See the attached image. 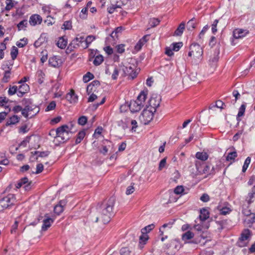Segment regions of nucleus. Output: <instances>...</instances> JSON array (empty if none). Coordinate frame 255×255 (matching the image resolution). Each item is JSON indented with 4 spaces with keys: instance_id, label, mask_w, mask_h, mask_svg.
<instances>
[{
    "instance_id": "57",
    "label": "nucleus",
    "mask_w": 255,
    "mask_h": 255,
    "mask_svg": "<svg viewBox=\"0 0 255 255\" xmlns=\"http://www.w3.org/2000/svg\"><path fill=\"white\" fill-rule=\"evenodd\" d=\"M119 70L117 67H115L114 71L112 75V78L113 80H116L119 76Z\"/></svg>"
},
{
    "instance_id": "6",
    "label": "nucleus",
    "mask_w": 255,
    "mask_h": 255,
    "mask_svg": "<svg viewBox=\"0 0 255 255\" xmlns=\"http://www.w3.org/2000/svg\"><path fill=\"white\" fill-rule=\"evenodd\" d=\"M14 195L9 194L0 200V212L12 206L15 202Z\"/></svg>"
},
{
    "instance_id": "53",
    "label": "nucleus",
    "mask_w": 255,
    "mask_h": 255,
    "mask_svg": "<svg viewBox=\"0 0 255 255\" xmlns=\"http://www.w3.org/2000/svg\"><path fill=\"white\" fill-rule=\"evenodd\" d=\"M87 122V118L85 116H82L78 119V123L81 126L85 125Z\"/></svg>"
},
{
    "instance_id": "40",
    "label": "nucleus",
    "mask_w": 255,
    "mask_h": 255,
    "mask_svg": "<svg viewBox=\"0 0 255 255\" xmlns=\"http://www.w3.org/2000/svg\"><path fill=\"white\" fill-rule=\"evenodd\" d=\"M94 78V75L90 72H87L83 78V80L85 83L88 82L90 80Z\"/></svg>"
},
{
    "instance_id": "22",
    "label": "nucleus",
    "mask_w": 255,
    "mask_h": 255,
    "mask_svg": "<svg viewBox=\"0 0 255 255\" xmlns=\"http://www.w3.org/2000/svg\"><path fill=\"white\" fill-rule=\"evenodd\" d=\"M141 235L139 237V247L140 249L143 248L144 245L146 244V241L148 239V236L146 233H141Z\"/></svg>"
},
{
    "instance_id": "24",
    "label": "nucleus",
    "mask_w": 255,
    "mask_h": 255,
    "mask_svg": "<svg viewBox=\"0 0 255 255\" xmlns=\"http://www.w3.org/2000/svg\"><path fill=\"white\" fill-rule=\"evenodd\" d=\"M208 154L205 152H197L196 154V157L198 160L205 161L208 158Z\"/></svg>"
},
{
    "instance_id": "62",
    "label": "nucleus",
    "mask_w": 255,
    "mask_h": 255,
    "mask_svg": "<svg viewBox=\"0 0 255 255\" xmlns=\"http://www.w3.org/2000/svg\"><path fill=\"white\" fill-rule=\"evenodd\" d=\"M121 255H130V251L127 248H123L120 251Z\"/></svg>"
},
{
    "instance_id": "14",
    "label": "nucleus",
    "mask_w": 255,
    "mask_h": 255,
    "mask_svg": "<svg viewBox=\"0 0 255 255\" xmlns=\"http://www.w3.org/2000/svg\"><path fill=\"white\" fill-rule=\"evenodd\" d=\"M62 63V59L58 56H53L49 59V65L54 67H59L61 65Z\"/></svg>"
},
{
    "instance_id": "11",
    "label": "nucleus",
    "mask_w": 255,
    "mask_h": 255,
    "mask_svg": "<svg viewBox=\"0 0 255 255\" xmlns=\"http://www.w3.org/2000/svg\"><path fill=\"white\" fill-rule=\"evenodd\" d=\"M143 106L141 102H139L137 100L131 101L128 107L130 111L132 113H135L139 112Z\"/></svg>"
},
{
    "instance_id": "23",
    "label": "nucleus",
    "mask_w": 255,
    "mask_h": 255,
    "mask_svg": "<svg viewBox=\"0 0 255 255\" xmlns=\"http://www.w3.org/2000/svg\"><path fill=\"white\" fill-rule=\"evenodd\" d=\"M244 222L246 225L250 226V225L255 223V214L254 213L248 216V217H245Z\"/></svg>"
},
{
    "instance_id": "33",
    "label": "nucleus",
    "mask_w": 255,
    "mask_h": 255,
    "mask_svg": "<svg viewBox=\"0 0 255 255\" xmlns=\"http://www.w3.org/2000/svg\"><path fill=\"white\" fill-rule=\"evenodd\" d=\"M211 167V164H208L204 165L203 168L199 171V175H202L204 174H207L208 175H210V168Z\"/></svg>"
},
{
    "instance_id": "13",
    "label": "nucleus",
    "mask_w": 255,
    "mask_h": 255,
    "mask_svg": "<svg viewBox=\"0 0 255 255\" xmlns=\"http://www.w3.org/2000/svg\"><path fill=\"white\" fill-rule=\"evenodd\" d=\"M249 33L247 29H236L233 31V36L236 39L242 38L246 36Z\"/></svg>"
},
{
    "instance_id": "8",
    "label": "nucleus",
    "mask_w": 255,
    "mask_h": 255,
    "mask_svg": "<svg viewBox=\"0 0 255 255\" xmlns=\"http://www.w3.org/2000/svg\"><path fill=\"white\" fill-rule=\"evenodd\" d=\"M83 42H84V37L80 36V37H76L71 41L68 46L66 49V52L70 53L72 51H73L74 49L79 47L82 48V45L84 44Z\"/></svg>"
},
{
    "instance_id": "15",
    "label": "nucleus",
    "mask_w": 255,
    "mask_h": 255,
    "mask_svg": "<svg viewBox=\"0 0 255 255\" xmlns=\"http://www.w3.org/2000/svg\"><path fill=\"white\" fill-rule=\"evenodd\" d=\"M42 21L41 16L38 14H33L29 18V22L31 25L35 26L37 24H40Z\"/></svg>"
},
{
    "instance_id": "12",
    "label": "nucleus",
    "mask_w": 255,
    "mask_h": 255,
    "mask_svg": "<svg viewBox=\"0 0 255 255\" xmlns=\"http://www.w3.org/2000/svg\"><path fill=\"white\" fill-rule=\"evenodd\" d=\"M13 64H5L2 65V69L5 70V72L2 81L3 83H7L10 77V70Z\"/></svg>"
},
{
    "instance_id": "37",
    "label": "nucleus",
    "mask_w": 255,
    "mask_h": 255,
    "mask_svg": "<svg viewBox=\"0 0 255 255\" xmlns=\"http://www.w3.org/2000/svg\"><path fill=\"white\" fill-rule=\"evenodd\" d=\"M104 61V58L102 55H98L95 57L93 61V64L95 66L100 65Z\"/></svg>"
},
{
    "instance_id": "29",
    "label": "nucleus",
    "mask_w": 255,
    "mask_h": 255,
    "mask_svg": "<svg viewBox=\"0 0 255 255\" xmlns=\"http://www.w3.org/2000/svg\"><path fill=\"white\" fill-rule=\"evenodd\" d=\"M147 95V91H142L140 92L139 95L138 96L136 100L139 101V102H141L142 105H143V103L145 102V100L146 98V96Z\"/></svg>"
},
{
    "instance_id": "46",
    "label": "nucleus",
    "mask_w": 255,
    "mask_h": 255,
    "mask_svg": "<svg viewBox=\"0 0 255 255\" xmlns=\"http://www.w3.org/2000/svg\"><path fill=\"white\" fill-rule=\"evenodd\" d=\"M18 54V49L14 46H12L10 52V55L11 57V59L13 60H14Z\"/></svg>"
},
{
    "instance_id": "48",
    "label": "nucleus",
    "mask_w": 255,
    "mask_h": 255,
    "mask_svg": "<svg viewBox=\"0 0 255 255\" xmlns=\"http://www.w3.org/2000/svg\"><path fill=\"white\" fill-rule=\"evenodd\" d=\"M251 158L250 157H248L245 162H244V165L243 166V168H242V171L243 172H245L247 169V168H248L249 167V165L251 162Z\"/></svg>"
},
{
    "instance_id": "25",
    "label": "nucleus",
    "mask_w": 255,
    "mask_h": 255,
    "mask_svg": "<svg viewBox=\"0 0 255 255\" xmlns=\"http://www.w3.org/2000/svg\"><path fill=\"white\" fill-rule=\"evenodd\" d=\"M95 39V37L93 35L88 36L86 39L84 38V42L82 48L86 49L89 47V44Z\"/></svg>"
},
{
    "instance_id": "32",
    "label": "nucleus",
    "mask_w": 255,
    "mask_h": 255,
    "mask_svg": "<svg viewBox=\"0 0 255 255\" xmlns=\"http://www.w3.org/2000/svg\"><path fill=\"white\" fill-rule=\"evenodd\" d=\"M17 2L13 0H6L5 3L6 6L5 10L6 11H9L11 10Z\"/></svg>"
},
{
    "instance_id": "42",
    "label": "nucleus",
    "mask_w": 255,
    "mask_h": 255,
    "mask_svg": "<svg viewBox=\"0 0 255 255\" xmlns=\"http://www.w3.org/2000/svg\"><path fill=\"white\" fill-rule=\"evenodd\" d=\"M118 8H121L120 4H112L107 8L108 11L109 13H113L115 10Z\"/></svg>"
},
{
    "instance_id": "44",
    "label": "nucleus",
    "mask_w": 255,
    "mask_h": 255,
    "mask_svg": "<svg viewBox=\"0 0 255 255\" xmlns=\"http://www.w3.org/2000/svg\"><path fill=\"white\" fill-rule=\"evenodd\" d=\"M196 168L197 170V174H199V171L202 169V165L204 164L203 161H202L201 160H196L195 162Z\"/></svg>"
},
{
    "instance_id": "31",
    "label": "nucleus",
    "mask_w": 255,
    "mask_h": 255,
    "mask_svg": "<svg viewBox=\"0 0 255 255\" xmlns=\"http://www.w3.org/2000/svg\"><path fill=\"white\" fill-rule=\"evenodd\" d=\"M123 70L127 75H130L132 79H133L134 77L136 76V75L135 74V72H134L133 74H132V73L133 72L134 68L132 67L131 66L125 67L123 69Z\"/></svg>"
},
{
    "instance_id": "10",
    "label": "nucleus",
    "mask_w": 255,
    "mask_h": 255,
    "mask_svg": "<svg viewBox=\"0 0 255 255\" xmlns=\"http://www.w3.org/2000/svg\"><path fill=\"white\" fill-rule=\"evenodd\" d=\"M181 248V244L178 240L171 241L169 247H167V254L170 255H173Z\"/></svg>"
},
{
    "instance_id": "21",
    "label": "nucleus",
    "mask_w": 255,
    "mask_h": 255,
    "mask_svg": "<svg viewBox=\"0 0 255 255\" xmlns=\"http://www.w3.org/2000/svg\"><path fill=\"white\" fill-rule=\"evenodd\" d=\"M173 222H169L164 224L159 229V232L160 236H163V233H166L169 229H171Z\"/></svg>"
},
{
    "instance_id": "2",
    "label": "nucleus",
    "mask_w": 255,
    "mask_h": 255,
    "mask_svg": "<svg viewBox=\"0 0 255 255\" xmlns=\"http://www.w3.org/2000/svg\"><path fill=\"white\" fill-rule=\"evenodd\" d=\"M203 53L202 47L198 44L193 43L190 45L188 55L189 57L193 58L195 63H198L201 60Z\"/></svg>"
},
{
    "instance_id": "54",
    "label": "nucleus",
    "mask_w": 255,
    "mask_h": 255,
    "mask_svg": "<svg viewBox=\"0 0 255 255\" xmlns=\"http://www.w3.org/2000/svg\"><path fill=\"white\" fill-rule=\"evenodd\" d=\"M17 91H18V89H17V86H13L10 87L9 88V90L8 91V93L9 95H13L16 93Z\"/></svg>"
},
{
    "instance_id": "28",
    "label": "nucleus",
    "mask_w": 255,
    "mask_h": 255,
    "mask_svg": "<svg viewBox=\"0 0 255 255\" xmlns=\"http://www.w3.org/2000/svg\"><path fill=\"white\" fill-rule=\"evenodd\" d=\"M185 24L184 22L181 23L174 32V35L181 36L185 29Z\"/></svg>"
},
{
    "instance_id": "16",
    "label": "nucleus",
    "mask_w": 255,
    "mask_h": 255,
    "mask_svg": "<svg viewBox=\"0 0 255 255\" xmlns=\"http://www.w3.org/2000/svg\"><path fill=\"white\" fill-rule=\"evenodd\" d=\"M255 199V185L253 187L251 190L249 192L246 198V202L248 205H250L254 202Z\"/></svg>"
},
{
    "instance_id": "19",
    "label": "nucleus",
    "mask_w": 255,
    "mask_h": 255,
    "mask_svg": "<svg viewBox=\"0 0 255 255\" xmlns=\"http://www.w3.org/2000/svg\"><path fill=\"white\" fill-rule=\"evenodd\" d=\"M53 222V220L49 217L44 219L43 221V225L41 230L43 231H46L51 226Z\"/></svg>"
},
{
    "instance_id": "7",
    "label": "nucleus",
    "mask_w": 255,
    "mask_h": 255,
    "mask_svg": "<svg viewBox=\"0 0 255 255\" xmlns=\"http://www.w3.org/2000/svg\"><path fill=\"white\" fill-rule=\"evenodd\" d=\"M155 110H152L149 108H146L142 111L139 117L140 120L142 121L145 125L148 124L153 119L154 113Z\"/></svg>"
},
{
    "instance_id": "45",
    "label": "nucleus",
    "mask_w": 255,
    "mask_h": 255,
    "mask_svg": "<svg viewBox=\"0 0 255 255\" xmlns=\"http://www.w3.org/2000/svg\"><path fill=\"white\" fill-rule=\"evenodd\" d=\"M159 20L157 18H150L149 21V24L151 27H154L159 23Z\"/></svg>"
},
{
    "instance_id": "36",
    "label": "nucleus",
    "mask_w": 255,
    "mask_h": 255,
    "mask_svg": "<svg viewBox=\"0 0 255 255\" xmlns=\"http://www.w3.org/2000/svg\"><path fill=\"white\" fill-rule=\"evenodd\" d=\"M218 209L220 211V213L221 215H226L229 214L231 211V210L227 207H221L220 206H218Z\"/></svg>"
},
{
    "instance_id": "5",
    "label": "nucleus",
    "mask_w": 255,
    "mask_h": 255,
    "mask_svg": "<svg viewBox=\"0 0 255 255\" xmlns=\"http://www.w3.org/2000/svg\"><path fill=\"white\" fill-rule=\"evenodd\" d=\"M69 127L67 125H63L56 129V138L60 139L59 141L64 142L69 138Z\"/></svg>"
},
{
    "instance_id": "59",
    "label": "nucleus",
    "mask_w": 255,
    "mask_h": 255,
    "mask_svg": "<svg viewBox=\"0 0 255 255\" xmlns=\"http://www.w3.org/2000/svg\"><path fill=\"white\" fill-rule=\"evenodd\" d=\"M219 22L218 19H215L212 24V33L215 34V33L217 31V25Z\"/></svg>"
},
{
    "instance_id": "20",
    "label": "nucleus",
    "mask_w": 255,
    "mask_h": 255,
    "mask_svg": "<svg viewBox=\"0 0 255 255\" xmlns=\"http://www.w3.org/2000/svg\"><path fill=\"white\" fill-rule=\"evenodd\" d=\"M20 118L16 115H13L7 120L6 126L15 125L19 122Z\"/></svg>"
},
{
    "instance_id": "27",
    "label": "nucleus",
    "mask_w": 255,
    "mask_h": 255,
    "mask_svg": "<svg viewBox=\"0 0 255 255\" xmlns=\"http://www.w3.org/2000/svg\"><path fill=\"white\" fill-rule=\"evenodd\" d=\"M209 217V212L206 209L203 208L200 210V214L199 217L201 221H205Z\"/></svg>"
},
{
    "instance_id": "4",
    "label": "nucleus",
    "mask_w": 255,
    "mask_h": 255,
    "mask_svg": "<svg viewBox=\"0 0 255 255\" xmlns=\"http://www.w3.org/2000/svg\"><path fill=\"white\" fill-rule=\"evenodd\" d=\"M252 236V232L248 229L243 230L237 242V245L241 248L246 247Z\"/></svg>"
},
{
    "instance_id": "52",
    "label": "nucleus",
    "mask_w": 255,
    "mask_h": 255,
    "mask_svg": "<svg viewBox=\"0 0 255 255\" xmlns=\"http://www.w3.org/2000/svg\"><path fill=\"white\" fill-rule=\"evenodd\" d=\"M34 154H38V156L39 157H46L49 154V152L48 151H34Z\"/></svg>"
},
{
    "instance_id": "26",
    "label": "nucleus",
    "mask_w": 255,
    "mask_h": 255,
    "mask_svg": "<svg viewBox=\"0 0 255 255\" xmlns=\"http://www.w3.org/2000/svg\"><path fill=\"white\" fill-rule=\"evenodd\" d=\"M196 20L195 18H192L189 20L187 23V28L188 30L192 31L195 28L196 26Z\"/></svg>"
},
{
    "instance_id": "58",
    "label": "nucleus",
    "mask_w": 255,
    "mask_h": 255,
    "mask_svg": "<svg viewBox=\"0 0 255 255\" xmlns=\"http://www.w3.org/2000/svg\"><path fill=\"white\" fill-rule=\"evenodd\" d=\"M184 189L182 186H177L174 190V192L175 194H181L183 191Z\"/></svg>"
},
{
    "instance_id": "50",
    "label": "nucleus",
    "mask_w": 255,
    "mask_h": 255,
    "mask_svg": "<svg viewBox=\"0 0 255 255\" xmlns=\"http://www.w3.org/2000/svg\"><path fill=\"white\" fill-rule=\"evenodd\" d=\"M63 206L57 205L54 208V212L55 214L59 215L63 211Z\"/></svg>"
},
{
    "instance_id": "51",
    "label": "nucleus",
    "mask_w": 255,
    "mask_h": 255,
    "mask_svg": "<svg viewBox=\"0 0 255 255\" xmlns=\"http://www.w3.org/2000/svg\"><path fill=\"white\" fill-rule=\"evenodd\" d=\"M72 22L70 21H66L62 25V28L65 30H69L72 28Z\"/></svg>"
},
{
    "instance_id": "64",
    "label": "nucleus",
    "mask_w": 255,
    "mask_h": 255,
    "mask_svg": "<svg viewBox=\"0 0 255 255\" xmlns=\"http://www.w3.org/2000/svg\"><path fill=\"white\" fill-rule=\"evenodd\" d=\"M131 184H133V185H131L128 187V188H127L126 194H127V195H129V194H132L134 191V188L133 186V185H134V183H132Z\"/></svg>"
},
{
    "instance_id": "38",
    "label": "nucleus",
    "mask_w": 255,
    "mask_h": 255,
    "mask_svg": "<svg viewBox=\"0 0 255 255\" xmlns=\"http://www.w3.org/2000/svg\"><path fill=\"white\" fill-rule=\"evenodd\" d=\"M237 157V153L236 151L229 152L226 156L227 161H234L235 158Z\"/></svg>"
},
{
    "instance_id": "61",
    "label": "nucleus",
    "mask_w": 255,
    "mask_h": 255,
    "mask_svg": "<svg viewBox=\"0 0 255 255\" xmlns=\"http://www.w3.org/2000/svg\"><path fill=\"white\" fill-rule=\"evenodd\" d=\"M216 224H217V229L219 232H220L221 230H222L224 228V222L223 221H217L216 222Z\"/></svg>"
},
{
    "instance_id": "9",
    "label": "nucleus",
    "mask_w": 255,
    "mask_h": 255,
    "mask_svg": "<svg viewBox=\"0 0 255 255\" xmlns=\"http://www.w3.org/2000/svg\"><path fill=\"white\" fill-rule=\"evenodd\" d=\"M161 96L157 94H152L151 96L149 102L148 106H146L147 108L152 109V110H155L159 106L161 102Z\"/></svg>"
},
{
    "instance_id": "3",
    "label": "nucleus",
    "mask_w": 255,
    "mask_h": 255,
    "mask_svg": "<svg viewBox=\"0 0 255 255\" xmlns=\"http://www.w3.org/2000/svg\"><path fill=\"white\" fill-rule=\"evenodd\" d=\"M194 237V234L190 231H188L182 235V239L185 243H193V244H200L201 245H204L206 242L207 240H206V237L204 236L203 235H201L200 236L196 237L193 240L187 242L188 240L192 239Z\"/></svg>"
},
{
    "instance_id": "18",
    "label": "nucleus",
    "mask_w": 255,
    "mask_h": 255,
    "mask_svg": "<svg viewBox=\"0 0 255 255\" xmlns=\"http://www.w3.org/2000/svg\"><path fill=\"white\" fill-rule=\"evenodd\" d=\"M66 99L71 103H75L78 101V96L75 94L73 90L67 94Z\"/></svg>"
},
{
    "instance_id": "34",
    "label": "nucleus",
    "mask_w": 255,
    "mask_h": 255,
    "mask_svg": "<svg viewBox=\"0 0 255 255\" xmlns=\"http://www.w3.org/2000/svg\"><path fill=\"white\" fill-rule=\"evenodd\" d=\"M67 44V41L63 37H60L57 42V45L61 49H64Z\"/></svg>"
},
{
    "instance_id": "55",
    "label": "nucleus",
    "mask_w": 255,
    "mask_h": 255,
    "mask_svg": "<svg viewBox=\"0 0 255 255\" xmlns=\"http://www.w3.org/2000/svg\"><path fill=\"white\" fill-rule=\"evenodd\" d=\"M56 107V103L55 102L52 101L49 104V105L46 107L45 111L46 112L51 111L54 110Z\"/></svg>"
},
{
    "instance_id": "35",
    "label": "nucleus",
    "mask_w": 255,
    "mask_h": 255,
    "mask_svg": "<svg viewBox=\"0 0 255 255\" xmlns=\"http://www.w3.org/2000/svg\"><path fill=\"white\" fill-rule=\"evenodd\" d=\"M20 181L22 182V183L24 185V188L26 190H29L31 188V182H28V180L27 177H24L22 179H21Z\"/></svg>"
},
{
    "instance_id": "30",
    "label": "nucleus",
    "mask_w": 255,
    "mask_h": 255,
    "mask_svg": "<svg viewBox=\"0 0 255 255\" xmlns=\"http://www.w3.org/2000/svg\"><path fill=\"white\" fill-rule=\"evenodd\" d=\"M246 107L245 104H242L239 108V112L237 116V120L238 123L241 121V117L244 115Z\"/></svg>"
},
{
    "instance_id": "47",
    "label": "nucleus",
    "mask_w": 255,
    "mask_h": 255,
    "mask_svg": "<svg viewBox=\"0 0 255 255\" xmlns=\"http://www.w3.org/2000/svg\"><path fill=\"white\" fill-rule=\"evenodd\" d=\"M27 24V20H23L21 21L17 25L18 30H21V29H23L24 28L26 27Z\"/></svg>"
},
{
    "instance_id": "41",
    "label": "nucleus",
    "mask_w": 255,
    "mask_h": 255,
    "mask_svg": "<svg viewBox=\"0 0 255 255\" xmlns=\"http://www.w3.org/2000/svg\"><path fill=\"white\" fill-rule=\"evenodd\" d=\"M183 46V43L182 42H175L173 43L171 47H172L173 51H178L179 50L180 48Z\"/></svg>"
},
{
    "instance_id": "43",
    "label": "nucleus",
    "mask_w": 255,
    "mask_h": 255,
    "mask_svg": "<svg viewBox=\"0 0 255 255\" xmlns=\"http://www.w3.org/2000/svg\"><path fill=\"white\" fill-rule=\"evenodd\" d=\"M155 226L154 224H151L149 225L144 228H142L141 230V233H147L149 232L150 231L153 230Z\"/></svg>"
},
{
    "instance_id": "17",
    "label": "nucleus",
    "mask_w": 255,
    "mask_h": 255,
    "mask_svg": "<svg viewBox=\"0 0 255 255\" xmlns=\"http://www.w3.org/2000/svg\"><path fill=\"white\" fill-rule=\"evenodd\" d=\"M29 90V86L27 84H22L19 87L18 89L17 95L18 97H21Z\"/></svg>"
},
{
    "instance_id": "56",
    "label": "nucleus",
    "mask_w": 255,
    "mask_h": 255,
    "mask_svg": "<svg viewBox=\"0 0 255 255\" xmlns=\"http://www.w3.org/2000/svg\"><path fill=\"white\" fill-rule=\"evenodd\" d=\"M117 52L119 53L122 54L125 52V45L119 44L116 46Z\"/></svg>"
},
{
    "instance_id": "39",
    "label": "nucleus",
    "mask_w": 255,
    "mask_h": 255,
    "mask_svg": "<svg viewBox=\"0 0 255 255\" xmlns=\"http://www.w3.org/2000/svg\"><path fill=\"white\" fill-rule=\"evenodd\" d=\"M85 136V131L82 130L79 132L77 137L75 140L76 144H78L81 142Z\"/></svg>"
},
{
    "instance_id": "60",
    "label": "nucleus",
    "mask_w": 255,
    "mask_h": 255,
    "mask_svg": "<svg viewBox=\"0 0 255 255\" xmlns=\"http://www.w3.org/2000/svg\"><path fill=\"white\" fill-rule=\"evenodd\" d=\"M166 163V158H164L159 162L158 170H161L165 166Z\"/></svg>"
},
{
    "instance_id": "1",
    "label": "nucleus",
    "mask_w": 255,
    "mask_h": 255,
    "mask_svg": "<svg viewBox=\"0 0 255 255\" xmlns=\"http://www.w3.org/2000/svg\"><path fill=\"white\" fill-rule=\"evenodd\" d=\"M115 201L116 199L114 197H111L109 199L106 203L102 207L101 216L96 217L95 222H98L99 219H101L104 224L110 222L111 217L113 215V208Z\"/></svg>"
},
{
    "instance_id": "63",
    "label": "nucleus",
    "mask_w": 255,
    "mask_h": 255,
    "mask_svg": "<svg viewBox=\"0 0 255 255\" xmlns=\"http://www.w3.org/2000/svg\"><path fill=\"white\" fill-rule=\"evenodd\" d=\"M43 170V165L42 163H39L36 166V170L35 174H39L42 172Z\"/></svg>"
},
{
    "instance_id": "49",
    "label": "nucleus",
    "mask_w": 255,
    "mask_h": 255,
    "mask_svg": "<svg viewBox=\"0 0 255 255\" xmlns=\"http://www.w3.org/2000/svg\"><path fill=\"white\" fill-rule=\"evenodd\" d=\"M28 42V40L27 38H23L20 39V42H17L16 45L20 48L23 47L25 46Z\"/></svg>"
}]
</instances>
